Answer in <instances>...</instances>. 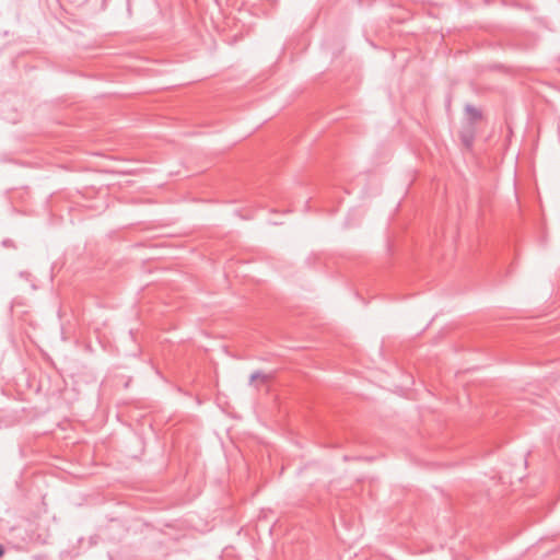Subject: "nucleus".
Here are the masks:
<instances>
[{
    "mask_svg": "<svg viewBox=\"0 0 560 560\" xmlns=\"http://www.w3.org/2000/svg\"><path fill=\"white\" fill-rule=\"evenodd\" d=\"M257 378H261L262 381H267L268 380V376L266 375H260V374H253L252 375V381H255Z\"/></svg>",
    "mask_w": 560,
    "mask_h": 560,
    "instance_id": "f03ea898",
    "label": "nucleus"
},
{
    "mask_svg": "<svg viewBox=\"0 0 560 560\" xmlns=\"http://www.w3.org/2000/svg\"><path fill=\"white\" fill-rule=\"evenodd\" d=\"M3 555V549L0 547V557Z\"/></svg>",
    "mask_w": 560,
    "mask_h": 560,
    "instance_id": "7ed1b4c3",
    "label": "nucleus"
},
{
    "mask_svg": "<svg viewBox=\"0 0 560 560\" xmlns=\"http://www.w3.org/2000/svg\"><path fill=\"white\" fill-rule=\"evenodd\" d=\"M466 115H467V119L469 121H475V120H478L481 118V112L479 109L472 108V107L466 108Z\"/></svg>",
    "mask_w": 560,
    "mask_h": 560,
    "instance_id": "f257e3e1",
    "label": "nucleus"
}]
</instances>
